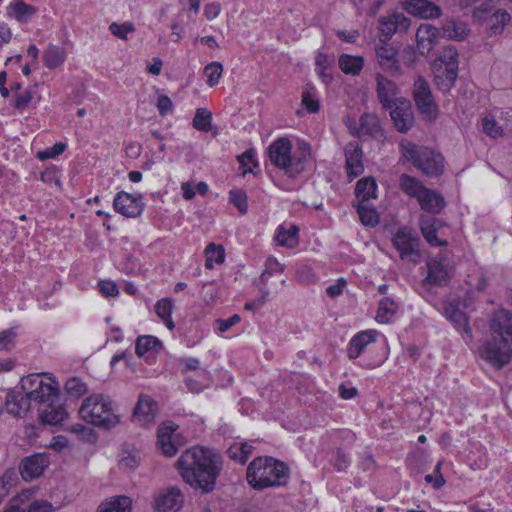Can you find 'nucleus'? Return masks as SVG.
<instances>
[{"label": "nucleus", "mask_w": 512, "mask_h": 512, "mask_svg": "<svg viewBox=\"0 0 512 512\" xmlns=\"http://www.w3.org/2000/svg\"><path fill=\"white\" fill-rule=\"evenodd\" d=\"M184 482L201 493L212 492L223 467L222 456L213 449L193 447L186 450L176 462Z\"/></svg>", "instance_id": "nucleus-1"}, {"label": "nucleus", "mask_w": 512, "mask_h": 512, "mask_svg": "<svg viewBox=\"0 0 512 512\" xmlns=\"http://www.w3.org/2000/svg\"><path fill=\"white\" fill-rule=\"evenodd\" d=\"M270 162L289 178H296L306 170L311 161V147L306 142H299L294 151L292 143L286 137L273 141L268 147Z\"/></svg>", "instance_id": "nucleus-2"}, {"label": "nucleus", "mask_w": 512, "mask_h": 512, "mask_svg": "<svg viewBox=\"0 0 512 512\" xmlns=\"http://www.w3.org/2000/svg\"><path fill=\"white\" fill-rule=\"evenodd\" d=\"M289 477L288 466L269 456L254 458L246 470L247 482L255 490L285 486Z\"/></svg>", "instance_id": "nucleus-3"}, {"label": "nucleus", "mask_w": 512, "mask_h": 512, "mask_svg": "<svg viewBox=\"0 0 512 512\" xmlns=\"http://www.w3.org/2000/svg\"><path fill=\"white\" fill-rule=\"evenodd\" d=\"M81 418L94 426L109 430L120 423L116 404L109 396L93 394L85 398L79 408Z\"/></svg>", "instance_id": "nucleus-4"}, {"label": "nucleus", "mask_w": 512, "mask_h": 512, "mask_svg": "<svg viewBox=\"0 0 512 512\" xmlns=\"http://www.w3.org/2000/svg\"><path fill=\"white\" fill-rule=\"evenodd\" d=\"M400 150L402 156L425 175L436 177L442 174L444 159L440 153L409 141L401 142Z\"/></svg>", "instance_id": "nucleus-5"}, {"label": "nucleus", "mask_w": 512, "mask_h": 512, "mask_svg": "<svg viewBox=\"0 0 512 512\" xmlns=\"http://www.w3.org/2000/svg\"><path fill=\"white\" fill-rule=\"evenodd\" d=\"M480 357L496 369H502L512 359V343L507 339L491 336L479 348Z\"/></svg>", "instance_id": "nucleus-6"}, {"label": "nucleus", "mask_w": 512, "mask_h": 512, "mask_svg": "<svg viewBox=\"0 0 512 512\" xmlns=\"http://www.w3.org/2000/svg\"><path fill=\"white\" fill-rule=\"evenodd\" d=\"M413 99L417 109L425 118H436L438 107L429 83L422 76H418L414 82Z\"/></svg>", "instance_id": "nucleus-7"}, {"label": "nucleus", "mask_w": 512, "mask_h": 512, "mask_svg": "<svg viewBox=\"0 0 512 512\" xmlns=\"http://www.w3.org/2000/svg\"><path fill=\"white\" fill-rule=\"evenodd\" d=\"M393 245L399 251L402 260L418 263L420 258L419 237L411 229L404 227L393 237Z\"/></svg>", "instance_id": "nucleus-8"}, {"label": "nucleus", "mask_w": 512, "mask_h": 512, "mask_svg": "<svg viewBox=\"0 0 512 512\" xmlns=\"http://www.w3.org/2000/svg\"><path fill=\"white\" fill-rule=\"evenodd\" d=\"M376 59L380 68L390 77H400L403 74L399 60L398 51L390 44L381 40L375 47Z\"/></svg>", "instance_id": "nucleus-9"}, {"label": "nucleus", "mask_w": 512, "mask_h": 512, "mask_svg": "<svg viewBox=\"0 0 512 512\" xmlns=\"http://www.w3.org/2000/svg\"><path fill=\"white\" fill-rule=\"evenodd\" d=\"M376 94L379 103L385 110L392 109L402 97H397L400 92L398 85L382 73H376Z\"/></svg>", "instance_id": "nucleus-10"}, {"label": "nucleus", "mask_w": 512, "mask_h": 512, "mask_svg": "<svg viewBox=\"0 0 512 512\" xmlns=\"http://www.w3.org/2000/svg\"><path fill=\"white\" fill-rule=\"evenodd\" d=\"M114 209L125 217L135 218L141 215L144 209L142 195H131L127 192H118L113 201Z\"/></svg>", "instance_id": "nucleus-11"}, {"label": "nucleus", "mask_w": 512, "mask_h": 512, "mask_svg": "<svg viewBox=\"0 0 512 512\" xmlns=\"http://www.w3.org/2000/svg\"><path fill=\"white\" fill-rule=\"evenodd\" d=\"M428 274L424 280V284H433L443 286L450 279L451 267L447 262V258L443 253L438 254L428 263Z\"/></svg>", "instance_id": "nucleus-12"}, {"label": "nucleus", "mask_w": 512, "mask_h": 512, "mask_svg": "<svg viewBox=\"0 0 512 512\" xmlns=\"http://www.w3.org/2000/svg\"><path fill=\"white\" fill-rule=\"evenodd\" d=\"M390 110V117L398 132L406 133L414 124V115L410 101L401 98Z\"/></svg>", "instance_id": "nucleus-13"}, {"label": "nucleus", "mask_w": 512, "mask_h": 512, "mask_svg": "<svg viewBox=\"0 0 512 512\" xmlns=\"http://www.w3.org/2000/svg\"><path fill=\"white\" fill-rule=\"evenodd\" d=\"M491 336L507 339L512 343V313L506 309L495 311L489 321Z\"/></svg>", "instance_id": "nucleus-14"}, {"label": "nucleus", "mask_w": 512, "mask_h": 512, "mask_svg": "<svg viewBox=\"0 0 512 512\" xmlns=\"http://www.w3.org/2000/svg\"><path fill=\"white\" fill-rule=\"evenodd\" d=\"M156 411L157 403L148 395L140 394L133 410V421L141 426L149 425L155 421Z\"/></svg>", "instance_id": "nucleus-15"}, {"label": "nucleus", "mask_w": 512, "mask_h": 512, "mask_svg": "<svg viewBox=\"0 0 512 512\" xmlns=\"http://www.w3.org/2000/svg\"><path fill=\"white\" fill-rule=\"evenodd\" d=\"M48 464L49 461L47 455L37 453L25 457L19 465V471L22 478L27 481L39 477Z\"/></svg>", "instance_id": "nucleus-16"}, {"label": "nucleus", "mask_w": 512, "mask_h": 512, "mask_svg": "<svg viewBox=\"0 0 512 512\" xmlns=\"http://www.w3.org/2000/svg\"><path fill=\"white\" fill-rule=\"evenodd\" d=\"M184 502V496L178 487H170L155 498L154 508L158 512L178 511Z\"/></svg>", "instance_id": "nucleus-17"}, {"label": "nucleus", "mask_w": 512, "mask_h": 512, "mask_svg": "<svg viewBox=\"0 0 512 512\" xmlns=\"http://www.w3.org/2000/svg\"><path fill=\"white\" fill-rule=\"evenodd\" d=\"M177 426L173 423L163 424L158 428L157 444L162 453L167 457L174 456L178 451V443L175 440Z\"/></svg>", "instance_id": "nucleus-18"}, {"label": "nucleus", "mask_w": 512, "mask_h": 512, "mask_svg": "<svg viewBox=\"0 0 512 512\" xmlns=\"http://www.w3.org/2000/svg\"><path fill=\"white\" fill-rule=\"evenodd\" d=\"M177 426L173 423L163 424L158 428L157 444L162 453L167 457L174 456L178 451V443L175 440Z\"/></svg>", "instance_id": "nucleus-19"}, {"label": "nucleus", "mask_w": 512, "mask_h": 512, "mask_svg": "<svg viewBox=\"0 0 512 512\" xmlns=\"http://www.w3.org/2000/svg\"><path fill=\"white\" fill-rule=\"evenodd\" d=\"M439 30L431 24H421L416 32L417 49L421 55H427L434 48Z\"/></svg>", "instance_id": "nucleus-20"}, {"label": "nucleus", "mask_w": 512, "mask_h": 512, "mask_svg": "<svg viewBox=\"0 0 512 512\" xmlns=\"http://www.w3.org/2000/svg\"><path fill=\"white\" fill-rule=\"evenodd\" d=\"M410 25V20L402 13H395L387 17H382L379 20V31L386 40H389L396 31L407 30Z\"/></svg>", "instance_id": "nucleus-21"}, {"label": "nucleus", "mask_w": 512, "mask_h": 512, "mask_svg": "<svg viewBox=\"0 0 512 512\" xmlns=\"http://www.w3.org/2000/svg\"><path fill=\"white\" fill-rule=\"evenodd\" d=\"M346 171L355 178L362 174L364 167L362 163V149L356 142H350L345 147Z\"/></svg>", "instance_id": "nucleus-22"}, {"label": "nucleus", "mask_w": 512, "mask_h": 512, "mask_svg": "<svg viewBox=\"0 0 512 512\" xmlns=\"http://www.w3.org/2000/svg\"><path fill=\"white\" fill-rule=\"evenodd\" d=\"M405 9L409 14L425 19L441 15V9L428 0H408Z\"/></svg>", "instance_id": "nucleus-23"}, {"label": "nucleus", "mask_w": 512, "mask_h": 512, "mask_svg": "<svg viewBox=\"0 0 512 512\" xmlns=\"http://www.w3.org/2000/svg\"><path fill=\"white\" fill-rule=\"evenodd\" d=\"M422 210L431 213L439 214L445 207V200L439 193L425 188L417 198Z\"/></svg>", "instance_id": "nucleus-24"}, {"label": "nucleus", "mask_w": 512, "mask_h": 512, "mask_svg": "<svg viewBox=\"0 0 512 512\" xmlns=\"http://www.w3.org/2000/svg\"><path fill=\"white\" fill-rule=\"evenodd\" d=\"M446 317L454 324L455 328L463 331L469 339L472 338V330L468 318L455 302H449L444 307Z\"/></svg>", "instance_id": "nucleus-25"}, {"label": "nucleus", "mask_w": 512, "mask_h": 512, "mask_svg": "<svg viewBox=\"0 0 512 512\" xmlns=\"http://www.w3.org/2000/svg\"><path fill=\"white\" fill-rule=\"evenodd\" d=\"M57 401L58 400H53L43 405L40 414L43 423L61 425L68 417V413L65 408L61 404L56 403Z\"/></svg>", "instance_id": "nucleus-26"}, {"label": "nucleus", "mask_w": 512, "mask_h": 512, "mask_svg": "<svg viewBox=\"0 0 512 512\" xmlns=\"http://www.w3.org/2000/svg\"><path fill=\"white\" fill-rule=\"evenodd\" d=\"M376 335L375 330H366L356 334L349 342L348 357L350 359L358 358L367 345L375 342Z\"/></svg>", "instance_id": "nucleus-27"}, {"label": "nucleus", "mask_w": 512, "mask_h": 512, "mask_svg": "<svg viewBox=\"0 0 512 512\" xmlns=\"http://www.w3.org/2000/svg\"><path fill=\"white\" fill-rule=\"evenodd\" d=\"M368 135L375 139L384 137L379 118L370 113H364L359 119V130L357 136Z\"/></svg>", "instance_id": "nucleus-28"}, {"label": "nucleus", "mask_w": 512, "mask_h": 512, "mask_svg": "<svg viewBox=\"0 0 512 512\" xmlns=\"http://www.w3.org/2000/svg\"><path fill=\"white\" fill-rule=\"evenodd\" d=\"M30 400L21 391H10L6 395L5 404L7 412L14 416H20L30 408Z\"/></svg>", "instance_id": "nucleus-29"}, {"label": "nucleus", "mask_w": 512, "mask_h": 512, "mask_svg": "<svg viewBox=\"0 0 512 512\" xmlns=\"http://www.w3.org/2000/svg\"><path fill=\"white\" fill-rule=\"evenodd\" d=\"M49 380L50 383H41L40 388L31 396L30 402L34 401L43 406L50 401L58 400L60 385L51 378Z\"/></svg>", "instance_id": "nucleus-30"}, {"label": "nucleus", "mask_w": 512, "mask_h": 512, "mask_svg": "<svg viewBox=\"0 0 512 512\" xmlns=\"http://www.w3.org/2000/svg\"><path fill=\"white\" fill-rule=\"evenodd\" d=\"M37 8L23 1H16L7 6V15L20 23H26L34 14Z\"/></svg>", "instance_id": "nucleus-31"}, {"label": "nucleus", "mask_w": 512, "mask_h": 512, "mask_svg": "<svg viewBox=\"0 0 512 512\" xmlns=\"http://www.w3.org/2000/svg\"><path fill=\"white\" fill-rule=\"evenodd\" d=\"M338 64L343 73L355 76L363 69L364 58L343 53L339 56Z\"/></svg>", "instance_id": "nucleus-32"}, {"label": "nucleus", "mask_w": 512, "mask_h": 512, "mask_svg": "<svg viewBox=\"0 0 512 512\" xmlns=\"http://www.w3.org/2000/svg\"><path fill=\"white\" fill-rule=\"evenodd\" d=\"M377 184L374 178L366 177L358 180L355 187V195L359 202H367L376 198Z\"/></svg>", "instance_id": "nucleus-33"}, {"label": "nucleus", "mask_w": 512, "mask_h": 512, "mask_svg": "<svg viewBox=\"0 0 512 512\" xmlns=\"http://www.w3.org/2000/svg\"><path fill=\"white\" fill-rule=\"evenodd\" d=\"M66 59V51L63 47L49 44L43 53L44 65L49 69L61 66Z\"/></svg>", "instance_id": "nucleus-34"}, {"label": "nucleus", "mask_w": 512, "mask_h": 512, "mask_svg": "<svg viewBox=\"0 0 512 512\" xmlns=\"http://www.w3.org/2000/svg\"><path fill=\"white\" fill-rule=\"evenodd\" d=\"M399 187L405 194L416 199L426 188L417 178L408 174L400 175Z\"/></svg>", "instance_id": "nucleus-35"}, {"label": "nucleus", "mask_w": 512, "mask_h": 512, "mask_svg": "<svg viewBox=\"0 0 512 512\" xmlns=\"http://www.w3.org/2000/svg\"><path fill=\"white\" fill-rule=\"evenodd\" d=\"M132 500L127 496H118L102 503L98 512H131Z\"/></svg>", "instance_id": "nucleus-36"}, {"label": "nucleus", "mask_w": 512, "mask_h": 512, "mask_svg": "<svg viewBox=\"0 0 512 512\" xmlns=\"http://www.w3.org/2000/svg\"><path fill=\"white\" fill-rule=\"evenodd\" d=\"M253 450L254 447L248 442H235L228 448L227 454L232 460L245 464Z\"/></svg>", "instance_id": "nucleus-37"}, {"label": "nucleus", "mask_w": 512, "mask_h": 512, "mask_svg": "<svg viewBox=\"0 0 512 512\" xmlns=\"http://www.w3.org/2000/svg\"><path fill=\"white\" fill-rule=\"evenodd\" d=\"M457 77L458 74L453 68H440L435 75V84L439 90L448 92L454 86Z\"/></svg>", "instance_id": "nucleus-38"}, {"label": "nucleus", "mask_w": 512, "mask_h": 512, "mask_svg": "<svg viewBox=\"0 0 512 512\" xmlns=\"http://www.w3.org/2000/svg\"><path fill=\"white\" fill-rule=\"evenodd\" d=\"M162 348L161 341L153 336H140L136 340L135 352L141 357L147 352H158Z\"/></svg>", "instance_id": "nucleus-39"}, {"label": "nucleus", "mask_w": 512, "mask_h": 512, "mask_svg": "<svg viewBox=\"0 0 512 512\" xmlns=\"http://www.w3.org/2000/svg\"><path fill=\"white\" fill-rule=\"evenodd\" d=\"M398 305L392 299L385 297L380 300L376 314V320L380 323H388L395 315Z\"/></svg>", "instance_id": "nucleus-40"}, {"label": "nucleus", "mask_w": 512, "mask_h": 512, "mask_svg": "<svg viewBox=\"0 0 512 512\" xmlns=\"http://www.w3.org/2000/svg\"><path fill=\"white\" fill-rule=\"evenodd\" d=\"M298 232L299 229L295 225H292L288 230L279 227L275 239L281 246L294 248L298 243Z\"/></svg>", "instance_id": "nucleus-41"}, {"label": "nucleus", "mask_w": 512, "mask_h": 512, "mask_svg": "<svg viewBox=\"0 0 512 512\" xmlns=\"http://www.w3.org/2000/svg\"><path fill=\"white\" fill-rule=\"evenodd\" d=\"M357 213L363 225L374 227L379 222V216L376 210L366 202H359Z\"/></svg>", "instance_id": "nucleus-42"}, {"label": "nucleus", "mask_w": 512, "mask_h": 512, "mask_svg": "<svg viewBox=\"0 0 512 512\" xmlns=\"http://www.w3.org/2000/svg\"><path fill=\"white\" fill-rule=\"evenodd\" d=\"M206 262L205 266L208 269H212L214 264H222L225 260V251L222 246H217L214 243H210L205 249Z\"/></svg>", "instance_id": "nucleus-43"}, {"label": "nucleus", "mask_w": 512, "mask_h": 512, "mask_svg": "<svg viewBox=\"0 0 512 512\" xmlns=\"http://www.w3.org/2000/svg\"><path fill=\"white\" fill-rule=\"evenodd\" d=\"M173 304L171 299L164 298L159 300L155 305V312L156 314L164 321L166 326L172 330L174 329L175 325L171 318Z\"/></svg>", "instance_id": "nucleus-44"}, {"label": "nucleus", "mask_w": 512, "mask_h": 512, "mask_svg": "<svg viewBox=\"0 0 512 512\" xmlns=\"http://www.w3.org/2000/svg\"><path fill=\"white\" fill-rule=\"evenodd\" d=\"M42 380L41 374H31L21 379V392L26 396L29 400L34 392L40 388Z\"/></svg>", "instance_id": "nucleus-45"}, {"label": "nucleus", "mask_w": 512, "mask_h": 512, "mask_svg": "<svg viewBox=\"0 0 512 512\" xmlns=\"http://www.w3.org/2000/svg\"><path fill=\"white\" fill-rule=\"evenodd\" d=\"M212 114L206 108H198L192 121L196 130L208 132L211 130Z\"/></svg>", "instance_id": "nucleus-46"}, {"label": "nucleus", "mask_w": 512, "mask_h": 512, "mask_svg": "<svg viewBox=\"0 0 512 512\" xmlns=\"http://www.w3.org/2000/svg\"><path fill=\"white\" fill-rule=\"evenodd\" d=\"M333 61V58H330L328 55L324 53H318L315 58V64L318 69V74L325 83H329L332 81V76L327 71L331 67Z\"/></svg>", "instance_id": "nucleus-47"}, {"label": "nucleus", "mask_w": 512, "mask_h": 512, "mask_svg": "<svg viewBox=\"0 0 512 512\" xmlns=\"http://www.w3.org/2000/svg\"><path fill=\"white\" fill-rule=\"evenodd\" d=\"M511 16L508 12L497 10L490 17V30L491 33L496 35L502 32L505 25L510 21Z\"/></svg>", "instance_id": "nucleus-48"}, {"label": "nucleus", "mask_w": 512, "mask_h": 512, "mask_svg": "<svg viewBox=\"0 0 512 512\" xmlns=\"http://www.w3.org/2000/svg\"><path fill=\"white\" fill-rule=\"evenodd\" d=\"M421 233L426 241L432 246H446L447 241L440 240L437 237V229L431 223L422 222L421 223Z\"/></svg>", "instance_id": "nucleus-49"}, {"label": "nucleus", "mask_w": 512, "mask_h": 512, "mask_svg": "<svg viewBox=\"0 0 512 512\" xmlns=\"http://www.w3.org/2000/svg\"><path fill=\"white\" fill-rule=\"evenodd\" d=\"M223 72V66L220 62H212L205 66L204 74L207 77V84L214 87L219 83Z\"/></svg>", "instance_id": "nucleus-50"}, {"label": "nucleus", "mask_w": 512, "mask_h": 512, "mask_svg": "<svg viewBox=\"0 0 512 512\" xmlns=\"http://www.w3.org/2000/svg\"><path fill=\"white\" fill-rule=\"evenodd\" d=\"M458 53L457 50L449 46L444 49L442 55L439 57V61L444 64V68H453V71H458Z\"/></svg>", "instance_id": "nucleus-51"}, {"label": "nucleus", "mask_w": 512, "mask_h": 512, "mask_svg": "<svg viewBox=\"0 0 512 512\" xmlns=\"http://www.w3.org/2000/svg\"><path fill=\"white\" fill-rule=\"evenodd\" d=\"M482 128L483 132L491 138L503 136L502 127L498 125L493 117L485 116L482 120Z\"/></svg>", "instance_id": "nucleus-52"}, {"label": "nucleus", "mask_w": 512, "mask_h": 512, "mask_svg": "<svg viewBox=\"0 0 512 512\" xmlns=\"http://www.w3.org/2000/svg\"><path fill=\"white\" fill-rule=\"evenodd\" d=\"M65 390L70 396L78 398L86 392L87 387L81 379L73 377L67 380L65 384Z\"/></svg>", "instance_id": "nucleus-53"}, {"label": "nucleus", "mask_w": 512, "mask_h": 512, "mask_svg": "<svg viewBox=\"0 0 512 512\" xmlns=\"http://www.w3.org/2000/svg\"><path fill=\"white\" fill-rule=\"evenodd\" d=\"M230 202L244 215L248 209L247 196L241 190H232L229 192Z\"/></svg>", "instance_id": "nucleus-54"}, {"label": "nucleus", "mask_w": 512, "mask_h": 512, "mask_svg": "<svg viewBox=\"0 0 512 512\" xmlns=\"http://www.w3.org/2000/svg\"><path fill=\"white\" fill-rule=\"evenodd\" d=\"M443 34L450 39L461 40L465 34V27L458 26L454 21H449L443 27Z\"/></svg>", "instance_id": "nucleus-55"}, {"label": "nucleus", "mask_w": 512, "mask_h": 512, "mask_svg": "<svg viewBox=\"0 0 512 512\" xmlns=\"http://www.w3.org/2000/svg\"><path fill=\"white\" fill-rule=\"evenodd\" d=\"M109 30L114 36L120 39H127V34L134 32L135 27L132 23L118 24L116 22H113L109 26Z\"/></svg>", "instance_id": "nucleus-56"}, {"label": "nucleus", "mask_w": 512, "mask_h": 512, "mask_svg": "<svg viewBox=\"0 0 512 512\" xmlns=\"http://www.w3.org/2000/svg\"><path fill=\"white\" fill-rule=\"evenodd\" d=\"M66 149V144L59 142L54 146L45 149L44 151H40L37 154V157L41 160H47L51 158H55L56 156L62 154Z\"/></svg>", "instance_id": "nucleus-57"}, {"label": "nucleus", "mask_w": 512, "mask_h": 512, "mask_svg": "<svg viewBox=\"0 0 512 512\" xmlns=\"http://www.w3.org/2000/svg\"><path fill=\"white\" fill-rule=\"evenodd\" d=\"M302 105L309 113H317L319 111V101L309 90L303 91Z\"/></svg>", "instance_id": "nucleus-58"}, {"label": "nucleus", "mask_w": 512, "mask_h": 512, "mask_svg": "<svg viewBox=\"0 0 512 512\" xmlns=\"http://www.w3.org/2000/svg\"><path fill=\"white\" fill-rule=\"evenodd\" d=\"M16 332L13 328L0 332V350H9L14 343Z\"/></svg>", "instance_id": "nucleus-59"}, {"label": "nucleus", "mask_w": 512, "mask_h": 512, "mask_svg": "<svg viewBox=\"0 0 512 512\" xmlns=\"http://www.w3.org/2000/svg\"><path fill=\"white\" fill-rule=\"evenodd\" d=\"M99 290L105 297H114L119 294L118 286L112 281H100Z\"/></svg>", "instance_id": "nucleus-60"}, {"label": "nucleus", "mask_w": 512, "mask_h": 512, "mask_svg": "<svg viewBox=\"0 0 512 512\" xmlns=\"http://www.w3.org/2000/svg\"><path fill=\"white\" fill-rule=\"evenodd\" d=\"M240 320L241 318L238 314H234L228 319H217V328L221 333H224L227 330H229L232 326L238 324Z\"/></svg>", "instance_id": "nucleus-61"}, {"label": "nucleus", "mask_w": 512, "mask_h": 512, "mask_svg": "<svg viewBox=\"0 0 512 512\" xmlns=\"http://www.w3.org/2000/svg\"><path fill=\"white\" fill-rule=\"evenodd\" d=\"M32 100V92L31 90H26L23 93L19 94L14 102V107L19 110L23 111L28 107Z\"/></svg>", "instance_id": "nucleus-62"}, {"label": "nucleus", "mask_w": 512, "mask_h": 512, "mask_svg": "<svg viewBox=\"0 0 512 512\" xmlns=\"http://www.w3.org/2000/svg\"><path fill=\"white\" fill-rule=\"evenodd\" d=\"M201 295L203 297V300L206 303H210L214 301V299L217 297V289L214 285V283L209 282L205 283L202 286Z\"/></svg>", "instance_id": "nucleus-63"}, {"label": "nucleus", "mask_w": 512, "mask_h": 512, "mask_svg": "<svg viewBox=\"0 0 512 512\" xmlns=\"http://www.w3.org/2000/svg\"><path fill=\"white\" fill-rule=\"evenodd\" d=\"M52 504L45 500H36L29 505L27 512H52Z\"/></svg>", "instance_id": "nucleus-64"}]
</instances>
